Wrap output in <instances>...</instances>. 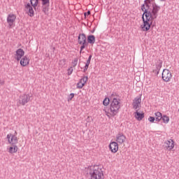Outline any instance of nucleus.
I'll list each match as a JSON object with an SVG mask.
<instances>
[{
    "mask_svg": "<svg viewBox=\"0 0 179 179\" xmlns=\"http://www.w3.org/2000/svg\"><path fill=\"white\" fill-rule=\"evenodd\" d=\"M90 176L91 179H102L104 173L98 166H90Z\"/></svg>",
    "mask_w": 179,
    "mask_h": 179,
    "instance_id": "f257e3e1",
    "label": "nucleus"
},
{
    "mask_svg": "<svg viewBox=\"0 0 179 179\" xmlns=\"http://www.w3.org/2000/svg\"><path fill=\"white\" fill-rule=\"evenodd\" d=\"M120 108L121 106H120V100L118 101L116 98H114L110 103V108L108 109V111L111 113L110 115L111 117H115Z\"/></svg>",
    "mask_w": 179,
    "mask_h": 179,
    "instance_id": "f03ea898",
    "label": "nucleus"
},
{
    "mask_svg": "<svg viewBox=\"0 0 179 179\" xmlns=\"http://www.w3.org/2000/svg\"><path fill=\"white\" fill-rule=\"evenodd\" d=\"M141 10L143 12L142 15V19L143 23H150L152 22V20H155V19H157L156 17L153 16L150 14V11H148V10H145V5L141 6Z\"/></svg>",
    "mask_w": 179,
    "mask_h": 179,
    "instance_id": "7ed1b4c3",
    "label": "nucleus"
},
{
    "mask_svg": "<svg viewBox=\"0 0 179 179\" xmlns=\"http://www.w3.org/2000/svg\"><path fill=\"white\" fill-rule=\"evenodd\" d=\"M152 6L150 8V6L149 8H145V10H148V12H150V14L154 16V17H157V13H159V10H160L161 7L160 6L157 5V3H156V2H152L151 3Z\"/></svg>",
    "mask_w": 179,
    "mask_h": 179,
    "instance_id": "20e7f679",
    "label": "nucleus"
},
{
    "mask_svg": "<svg viewBox=\"0 0 179 179\" xmlns=\"http://www.w3.org/2000/svg\"><path fill=\"white\" fill-rule=\"evenodd\" d=\"M30 94H24L22 95H20L18 99L19 103L21 104V106H26L29 101H30Z\"/></svg>",
    "mask_w": 179,
    "mask_h": 179,
    "instance_id": "39448f33",
    "label": "nucleus"
},
{
    "mask_svg": "<svg viewBox=\"0 0 179 179\" xmlns=\"http://www.w3.org/2000/svg\"><path fill=\"white\" fill-rule=\"evenodd\" d=\"M42 1V12L45 15H48L50 10V0H41Z\"/></svg>",
    "mask_w": 179,
    "mask_h": 179,
    "instance_id": "423d86ee",
    "label": "nucleus"
},
{
    "mask_svg": "<svg viewBox=\"0 0 179 179\" xmlns=\"http://www.w3.org/2000/svg\"><path fill=\"white\" fill-rule=\"evenodd\" d=\"M163 148L165 150H173V149H174V140L170 139L164 142Z\"/></svg>",
    "mask_w": 179,
    "mask_h": 179,
    "instance_id": "0eeeda50",
    "label": "nucleus"
},
{
    "mask_svg": "<svg viewBox=\"0 0 179 179\" xmlns=\"http://www.w3.org/2000/svg\"><path fill=\"white\" fill-rule=\"evenodd\" d=\"M171 72L169 69H164L162 72V79L164 82H170L172 78Z\"/></svg>",
    "mask_w": 179,
    "mask_h": 179,
    "instance_id": "6e6552de",
    "label": "nucleus"
},
{
    "mask_svg": "<svg viewBox=\"0 0 179 179\" xmlns=\"http://www.w3.org/2000/svg\"><path fill=\"white\" fill-rule=\"evenodd\" d=\"M109 149L112 153H117L118 152V143L112 141L109 145Z\"/></svg>",
    "mask_w": 179,
    "mask_h": 179,
    "instance_id": "1a4fd4ad",
    "label": "nucleus"
},
{
    "mask_svg": "<svg viewBox=\"0 0 179 179\" xmlns=\"http://www.w3.org/2000/svg\"><path fill=\"white\" fill-rule=\"evenodd\" d=\"M126 139L127 137L122 133H119L116 136V141L117 142V143H120V145H122V143L125 142Z\"/></svg>",
    "mask_w": 179,
    "mask_h": 179,
    "instance_id": "9d476101",
    "label": "nucleus"
},
{
    "mask_svg": "<svg viewBox=\"0 0 179 179\" xmlns=\"http://www.w3.org/2000/svg\"><path fill=\"white\" fill-rule=\"evenodd\" d=\"M15 20H16V15L15 14H9L8 15L7 22L8 23L10 27H12V26H13Z\"/></svg>",
    "mask_w": 179,
    "mask_h": 179,
    "instance_id": "9b49d317",
    "label": "nucleus"
},
{
    "mask_svg": "<svg viewBox=\"0 0 179 179\" xmlns=\"http://www.w3.org/2000/svg\"><path fill=\"white\" fill-rule=\"evenodd\" d=\"M162 66H163V61L159 59L157 64H156V69H153L152 73L155 75H159V72H160Z\"/></svg>",
    "mask_w": 179,
    "mask_h": 179,
    "instance_id": "f8f14e48",
    "label": "nucleus"
},
{
    "mask_svg": "<svg viewBox=\"0 0 179 179\" xmlns=\"http://www.w3.org/2000/svg\"><path fill=\"white\" fill-rule=\"evenodd\" d=\"M155 25H152V22L150 23H148V22H143V24L141 26L143 31H148V30L151 29H152V27H154Z\"/></svg>",
    "mask_w": 179,
    "mask_h": 179,
    "instance_id": "ddd939ff",
    "label": "nucleus"
},
{
    "mask_svg": "<svg viewBox=\"0 0 179 179\" xmlns=\"http://www.w3.org/2000/svg\"><path fill=\"white\" fill-rule=\"evenodd\" d=\"M24 55V50H23V49L22 48H20L16 50L15 59H17V61H20V59H22V57H23Z\"/></svg>",
    "mask_w": 179,
    "mask_h": 179,
    "instance_id": "4468645a",
    "label": "nucleus"
},
{
    "mask_svg": "<svg viewBox=\"0 0 179 179\" xmlns=\"http://www.w3.org/2000/svg\"><path fill=\"white\" fill-rule=\"evenodd\" d=\"M141 101L142 99H141V97H136L134 99L133 108H134V110H138V108L139 107V106H141Z\"/></svg>",
    "mask_w": 179,
    "mask_h": 179,
    "instance_id": "2eb2a0df",
    "label": "nucleus"
},
{
    "mask_svg": "<svg viewBox=\"0 0 179 179\" xmlns=\"http://www.w3.org/2000/svg\"><path fill=\"white\" fill-rule=\"evenodd\" d=\"M26 9H28V15L30 17L34 16V10H33V6H31L29 3L25 5Z\"/></svg>",
    "mask_w": 179,
    "mask_h": 179,
    "instance_id": "dca6fc26",
    "label": "nucleus"
},
{
    "mask_svg": "<svg viewBox=\"0 0 179 179\" xmlns=\"http://www.w3.org/2000/svg\"><path fill=\"white\" fill-rule=\"evenodd\" d=\"M86 34H79L78 38V44H83V43L86 42Z\"/></svg>",
    "mask_w": 179,
    "mask_h": 179,
    "instance_id": "f3484780",
    "label": "nucleus"
},
{
    "mask_svg": "<svg viewBox=\"0 0 179 179\" xmlns=\"http://www.w3.org/2000/svg\"><path fill=\"white\" fill-rule=\"evenodd\" d=\"M134 117L137 121H142V120L145 118V113H141L138 110H136V112L134 113Z\"/></svg>",
    "mask_w": 179,
    "mask_h": 179,
    "instance_id": "a211bd4d",
    "label": "nucleus"
},
{
    "mask_svg": "<svg viewBox=\"0 0 179 179\" xmlns=\"http://www.w3.org/2000/svg\"><path fill=\"white\" fill-rule=\"evenodd\" d=\"M30 62V60L29 58H27V56H24L23 58L20 60V65L22 66H27Z\"/></svg>",
    "mask_w": 179,
    "mask_h": 179,
    "instance_id": "6ab92c4d",
    "label": "nucleus"
},
{
    "mask_svg": "<svg viewBox=\"0 0 179 179\" xmlns=\"http://www.w3.org/2000/svg\"><path fill=\"white\" fill-rule=\"evenodd\" d=\"M12 146L9 148L8 149V152L13 154V153H16V152H17L18 150V148L17 145H16L15 144H11Z\"/></svg>",
    "mask_w": 179,
    "mask_h": 179,
    "instance_id": "aec40b11",
    "label": "nucleus"
},
{
    "mask_svg": "<svg viewBox=\"0 0 179 179\" xmlns=\"http://www.w3.org/2000/svg\"><path fill=\"white\" fill-rule=\"evenodd\" d=\"M96 43V36L94 35H90L87 36V43L94 44Z\"/></svg>",
    "mask_w": 179,
    "mask_h": 179,
    "instance_id": "412c9836",
    "label": "nucleus"
},
{
    "mask_svg": "<svg viewBox=\"0 0 179 179\" xmlns=\"http://www.w3.org/2000/svg\"><path fill=\"white\" fill-rule=\"evenodd\" d=\"M155 121L157 122H160L162 121V118H163V115L160 112H156L155 113Z\"/></svg>",
    "mask_w": 179,
    "mask_h": 179,
    "instance_id": "4be33fe9",
    "label": "nucleus"
},
{
    "mask_svg": "<svg viewBox=\"0 0 179 179\" xmlns=\"http://www.w3.org/2000/svg\"><path fill=\"white\" fill-rule=\"evenodd\" d=\"M155 1V0H145L144 3V8H148L152 5V2Z\"/></svg>",
    "mask_w": 179,
    "mask_h": 179,
    "instance_id": "5701e85b",
    "label": "nucleus"
},
{
    "mask_svg": "<svg viewBox=\"0 0 179 179\" xmlns=\"http://www.w3.org/2000/svg\"><path fill=\"white\" fill-rule=\"evenodd\" d=\"M80 44L81 46H80V54H82V51H83V50H85V48L86 47H87L88 44L87 42H83V43H78Z\"/></svg>",
    "mask_w": 179,
    "mask_h": 179,
    "instance_id": "b1692460",
    "label": "nucleus"
},
{
    "mask_svg": "<svg viewBox=\"0 0 179 179\" xmlns=\"http://www.w3.org/2000/svg\"><path fill=\"white\" fill-rule=\"evenodd\" d=\"M11 141H12V143H10V145H16L18 142L17 137L15 135H13L11 137Z\"/></svg>",
    "mask_w": 179,
    "mask_h": 179,
    "instance_id": "393cba45",
    "label": "nucleus"
},
{
    "mask_svg": "<svg viewBox=\"0 0 179 179\" xmlns=\"http://www.w3.org/2000/svg\"><path fill=\"white\" fill-rule=\"evenodd\" d=\"M162 120L163 122H164V124H169V121H170V117H169V116L167 115H163Z\"/></svg>",
    "mask_w": 179,
    "mask_h": 179,
    "instance_id": "a878e982",
    "label": "nucleus"
},
{
    "mask_svg": "<svg viewBox=\"0 0 179 179\" xmlns=\"http://www.w3.org/2000/svg\"><path fill=\"white\" fill-rule=\"evenodd\" d=\"M31 5L36 9V6L38 5V0H30Z\"/></svg>",
    "mask_w": 179,
    "mask_h": 179,
    "instance_id": "bb28decb",
    "label": "nucleus"
},
{
    "mask_svg": "<svg viewBox=\"0 0 179 179\" xmlns=\"http://www.w3.org/2000/svg\"><path fill=\"white\" fill-rule=\"evenodd\" d=\"M87 80H88V78L87 76H84L83 77L80 81L81 82V83L83 85L84 84V86L85 85H86V83L87 82Z\"/></svg>",
    "mask_w": 179,
    "mask_h": 179,
    "instance_id": "cd10ccee",
    "label": "nucleus"
},
{
    "mask_svg": "<svg viewBox=\"0 0 179 179\" xmlns=\"http://www.w3.org/2000/svg\"><path fill=\"white\" fill-rule=\"evenodd\" d=\"M66 62V59H61L59 61V65L62 67L65 66Z\"/></svg>",
    "mask_w": 179,
    "mask_h": 179,
    "instance_id": "c85d7f7f",
    "label": "nucleus"
},
{
    "mask_svg": "<svg viewBox=\"0 0 179 179\" xmlns=\"http://www.w3.org/2000/svg\"><path fill=\"white\" fill-rule=\"evenodd\" d=\"M103 106H108V104H110V99L105 98L103 99Z\"/></svg>",
    "mask_w": 179,
    "mask_h": 179,
    "instance_id": "c756f323",
    "label": "nucleus"
},
{
    "mask_svg": "<svg viewBox=\"0 0 179 179\" xmlns=\"http://www.w3.org/2000/svg\"><path fill=\"white\" fill-rule=\"evenodd\" d=\"M12 134H9L7 135V139H8V143L11 144L12 143Z\"/></svg>",
    "mask_w": 179,
    "mask_h": 179,
    "instance_id": "7c9ffc66",
    "label": "nucleus"
},
{
    "mask_svg": "<svg viewBox=\"0 0 179 179\" xmlns=\"http://www.w3.org/2000/svg\"><path fill=\"white\" fill-rule=\"evenodd\" d=\"M84 84L82 83V81H79L78 83H77V89H82L83 87Z\"/></svg>",
    "mask_w": 179,
    "mask_h": 179,
    "instance_id": "2f4dec72",
    "label": "nucleus"
},
{
    "mask_svg": "<svg viewBox=\"0 0 179 179\" xmlns=\"http://www.w3.org/2000/svg\"><path fill=\"white\" fill-rule=\"evenodd\" d=\"M78 58H75L74 60L72 61V65L73 66V68H75V66H76V65H78Z\"/></svg>",
    "mask_w": 179,
    "mask_h": 179,
    "instance_id": "473e14b6",
    "label": "nucleus"
},
{
    "mask_svg": "<svg viewBox=\"0 0 179 179\" xmlns=\"http://www.w3.org/2000/svg\"><path fill=\"white\" fill-rule=\"evenodd\" d=\"M73 97H75V94L71 93L69 96L68 101H71Z\"/></svg>",
    "mask_w": 179,
    "mask_h": 179,
    "instance_id": "72a5a7b5",
    "label": "nucleus"
},
{
    "mask_svg": "<svg viewBox=\"0 0 179 179\" xmlns=\"http://www.w3.org/2000/svg\"><path fill=\"white\" fill-rule=\"evenodd\" d=\"M148 121H150V122H155V121H156V120H155V117L150 116L148 118Z\"/></svg>",
    "mask_w": 179,
    "mask_h": 179,
    "instance_id": "f704fd0d",
    "label": "nucleus"
},
{
    "mask_svg": "<svg viewBox=\"0 0 179 179\" xmlns=\"http://www.w3.org/2000/svg\"><path fill=\"white\" fill-rule=\"evenodd\" d=\"M92 55L89 56L88 59L87 60V62H86L87 64L90 65V61H92Z\"/></svg>",
    "mask_w": 179,
    "mask_h": 179,
    "instance_id": "c9c22d12",
    "label": "nucleus"
},
{
    "mask_svg": "<svg viewBox=\"0 0 179 179\" xmlns=\"http://www.w3.org/2000/svg\"><path fill=\"white\" fill-rule=\"evenodd\" d=\"M73 72V69L72 67L68 69V75H72V73Z\"/></svg>",
    "mask_w": 179,
    "mask_h": 179,
    "instance_id": "e433bc0d",
    "label": "nucleus"
},
{
    "mask_svg": "<svg viewBox=\"0 0 179 179\" xmlns=\"http://www.w3.org/2000/svg\"><path fill=\"white\" fill-rule=\"evenodd\" d=\"M89 65L87 64H85V66H84V69H83V72H86V71H87V69H89Z\"/></svg>",
    "mask_w": 179,
    "mask_h": 179,
    "instance_id": "4c0bfd02",
    "label": "nucleus"
},
{
    "mask_svg": "<svg viewBox=\"0 0 179 179\" xmlns=\"http://www.w3.org/2000/svg\"><path fill=\"white\" fill-rule=\"evenodd\" d=\"M90 15V10H88L87 13H84V16L86 17V16H89Z\"/></svg>",
    "mask_w": 179,
    "mask_h": 179,
    "instance_id": "58836bf2",
    "label": "nucleus"
},
{
    "mask_svg": "<svg viewBox=\"0 0 179 179\" xmlns=\"http://www.w3.org/2000/svg\"><path fill=\"white\" fill-rule=\"evenodd\" d=\"M0 83H1V85H3L4 82H3V81H1V82H0Z\"/></svg>",
    "mask_w": 179,
    "mask_h": 179,
    "instance_id": "ea45409f",
    "label": "nucleus"
},
{
    "mask_svg": "<svg viewBox=\"0 0 179 179\" xmlns=\"http://www.w3.org/2000/svg\"><path fill=\"white\" fill-rule=\"evenodd\" d=\"M161 1V2H164V1H166V0H160Z\"/></svg>",
    "mask_w": 179,
    "mask_h": 179,
    "instance_id": "a19ab883",
    "label": "nucleus"
},
{
    "mask_svg": "<svg viewBox=\"0 0 179 179\" xmlns=\"http://www.w3.org/2000/svg\"><path fill=\"white\" fill-rule=\"evenodd\" d=\"M92 33H94V29L92 31Z\"/></svg>",
    "mask_w": 179,
    "mask_h": 179,
    "instance_id": "79ce46f5",
    "label": "nucleus"
},
{
    "mask_svg": "<svg viewBox=\"0 0 179 179\" xmlns=\"http://www.w3.org/2000/svg\"><path fill=\"white\" fill-rule=\"evenodd\" d=\"M78 66H80V63H79Z\"/></svg>",
    "mask_w": 179,
    "mask_h": 179,
    "instance_id": "37998d69",
    "label": "nucleus"
},
{
    "mask_svg": "<svg viewBox=\"0 0 179 179\" xmlns=\"http://www.w3.org/2000/svg\"><path fill=\"white\" fill-rule=\"evenodd\" d=\"M107 116H108V117H110V115H107Z\"/></svg>",
    "mask_w": 179,
    "mask_h": 179,
    "instance_id": "c03bdc74",
    "label": "nucleus"
},
{
    "mask_svg": "<svg viewBox=\"0 0 179 179\" xmlns=\"http://www.w3.org/2000/svg\"><path fill=\"white\" fill-rule=\"evenodd\" d=\"M178 111H179V109H178Z\"/></svg>",
    "mask_w": 179,
    "mask_h": 179,
    "instance_id": "a18cd8bd",
    "label": "nucleus"
}]
</instances>
